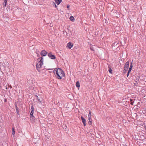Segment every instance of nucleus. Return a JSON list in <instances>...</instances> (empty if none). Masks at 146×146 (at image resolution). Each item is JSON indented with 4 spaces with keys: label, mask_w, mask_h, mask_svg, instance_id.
<instances>
[{
    "label": "nucleus",
    "mask_w": 146,
    "mask_h": 146,
    "mask_svg": "<svg viewBox=\"0 0 146 146\" xmlns=\"http://www.w3.org/2000/svg\"><path fill=\"white\" fill-rule=\"evenodd\" d=\"M91 115H88V119H90L91 118Z\"/></svg>",
    "instance_id": "23"
},
{
    "label": "nucleus",
    "mask_w": 146,
    "mask_h": 146,
    "mask_svg": "<svg viewBox=\"0 0 146 146\" xmlns=\"http://www.w3.org/2000/svg\"><path fill=\"white\" fill-rule=\"evenodd\" d=\"M39 68H36L37 70H38V72H40L39 70Z\"/></svg>",
    "instance_id": "26"
},
{
    "label": "nucleus",
    "mask_w": 146,
    "mask_h": 146,
    "mask_svg": "<svg viewBox=\"0 0 146 146\" xmlns=\"http://www.w3.org/2000/svg\"><path fill=\"white\" fill-rule=\"evenodd\" d=\"M5 102H6V99H5Z\"/></svg>",
    "instance_id": "33"
},
{
    "label": "nucleus",
    "mask_w": 146,
    "mask_h": 146,
    "mask_svg": "<svg viewBox=\"0 0 146 146\" xmlns=\"http://www.w3.org/2000/svg\"><path fill=\"white\" fill-rule=\"evenodd\" d=\"M133 67V65H132V61L130 63V65L129 67V68H131L132 69Z\"/></svg>",
    "instance_id": "19"
},
{
    "label": "nucleus",
    "mask_w": 146,
    "mask_h": 146,
    "mask_svg": "<svg viewBox=\"0 0 146 146\" xmlns=\"http://www.w3.org/2000/svg\"><path fill=\"white\" fill-rule=\"evenodd\" d=\"M54 1L57 5H59L62 1V0H54Z\"/></svg>",
    "instance_id": "8"
},
{
    "label": "nucleus",
    "mask_w": 146,
    "mask_h": 146,
    "mask_svg": "<svg viewBox=\"0 0 146 146\" xmlns=\"http://www.w3.org/2000/svg\"><path fill=\"white\" fill-rule=\"evenodd\" d=\"M31 111H34V107L33 106H31Z\"/></svg>",
    "instance_id": "20"
},
{
    "label": "nucleus",
    "mask_w": 146,
    "mask_h": 146,
    "mask_svg": "<svg viewBox=\"0 0 146 146\" xmlns=\"http://www.w3.org/2000/svg\"><path fill=\"white\" fill-rule=\"evenodd\" d=\"M70 5L68 4L67 5V8L68 9H69L70 7Z\"/></svg>",
    "instance_id": "24"
},
{
    "label": "nucleus",
    "mask_w": 146,
    "mask_h": 146,
    "mask_svg": "<svg viewBox=\"0 0 146 146\" xmlns=\"http://www.w3.org/2000/svg\"><path fill=\"white\" fill-rule=\"evenodd\" d=\"M15 108H16V111H17V114H19V109L18 108L17 105H15Z\"/></svg>",
    "instance_id": "9"
},
{
    "label": "nucleus",
    "mask_w": 146,
    "mask_h": 146,
    "mask_svg": "<svg viewBox=\"0 0 146 146\" xmlns=\"http://www.w3.org/2000/svg\"><path fill=\"white\" fill-rule=\"evenodd\" d=\"M55 4V7L56 8L57 7V6H56V4Z\"/></svg>",
    "instance_id": "32"
},
{
    "label": "nucleus",
    "mask_w": 146,
    "mask_h": 146,
    "mask_svg": "<svg viewBox=\"0 0 146 146\" xmlns=\"http://www.w3.org/2000/svg\"><path fill=\"white\" fill-rule=\"evenodd\" d=\"M81 119L82 120V122L83 123L84 125L85 126L86 125V121L85 119H84L82 117H81Z\"/></svg>",
    "instance_id": "6"
},
{
    "label": "nucleus",
    "mask_w": 146,
    "mask_h": 146,
    "mask_svg": "<svg viewBox=\"0 0 146 146\" xmlns=\"http://www.w3.org/2000/svg\"><path fill=\"white\" fill-rule=\"evenodd\" d=\"M131 71H130V70H128L127 73L129 74V73Z\"/></svg>",
    "instance_id": "28"
},
{
    "label": "nucleus",
    "mask_w": 146,
    "mask_h": 146,
    "mask_svg": "<svg viewBox=\"0 0 146 146\" xmlns=\"http://www.w3.org/2000/svg\"><path fill=\"white\" fill-rule=\"evenodd\" d=\"M130 104L131 105H133V103L134 102L132 99H130Z\"/></svg>",
    "instance_id": "16"
},
{
    "label": "nucleus",
    "mask_w": 146,
    "mask_h": 146,
    "mask_svg": "<svg viewBox=\"0 0 146 146\" xmlns=\"http://www.w3.org/2000/svg\"><path fill=\"white\" fill-rule=\"evenodd\" d=\"M88 123L90 125H91L92 124V121L90 120L88 122Z\"/></svg>",
    "instance_id": "21"
},
{
    "label": "nucleus",
    "mask_w": 146,
    "mask_h": 146,
    "mask_svg": "<svg viewBox=\"0 0 146 146\" xmlns=\"http://www.w3.org/2000/svg\"><path fill=\"white\" fill-rule=\"evenodd\" d=\"M47 52L45 50H42L40 54L42 56H45L47 54Z\"/></svg>",
    "instance_id": "5"
},
{
    "label": "nucleus",
    "mask_w": 146,
    "mask_h": 146,
    "mask_svg": "<svg viewBox=\"0 0 146 146\" xmlns=\"http://www.w3.org/2000/svg\"><path fill=\"white\" fill-rule=\"evenodd\" d=\"M53 72L55 75L56 77L59 79H60L63 77L65 76L64 71L59 68H55L53 70Z\"/></svg>",
    "instance_id": "1"
},
{
    "label": "nucleus",
    "mask_w": 146,
    "mask_h": 146,
    "mask_svg": "<svg viewBox=\"0 0 146 146\" xmlns=\"http://www.w3.org/2000/svg\"><path fill=\"white\" fill-rule=\"evenodd\" d=\"M36 98H37V100H38V102L39 103H40L41 104V101L40 100L39 98H38V96H37V95H36Z\"/></svg>",
    "instance_id": "14"
},
{
    "label": "nucleus",
    "mask_w": 146,
    "mask_h": 146,
    "mask_svg": "<svg viewBox=\"0 0 146 146\" xmlns=\"http://www.w3.org/2000/svg\"><path fill=\"white\" fill-rule=\"evenodd\" d=\"M145 130H146V126L145 127Z\"/></svg>",
    "instance_id": "31"
},
{
    "label": "nucleus",
    "mask_w": 146,
    "mask_h": 146,
    "mask_svg": "<svg viewBox=\"0 0 146 146\" xmlns=\"http://www.w3.org/2000/svg\"><path fill=\"white\" fill-rule=\"evenodd\" d=\"M90 48L91 50L93 51H94V50H95L93 47L92 46H90Z\"/></svg>",
    "instance_id": "17"
},
{
    "label": "nucleus",
    "mask_w": 146,
    "mask_h": 146,
    "mask_svg": "<svg viewBox=\"0 0 146 146\" xmlns=\"http://www.w3.org/2000/svg\"><path fill=\"white\" fill-rule=\"evenodd\" d=\"M34 111H31L30 113V115H33L34 113Z\"/></svg>",
    "instance_id": "22"
},
{
    "label": "nucleus",
    "mask_w": 146,
    "mask_h": 146,
    "mask_svg": "<svg viewBox=\"0 0 146 146\" xmlns=\"http://www.w3.org/2000/svg\"><path fill=\"white\" fill-rule=\"evenodd\" d=\"M129 62L127 61L126 62L124 65V70L125 71H126L128 69V68L129 67Z\"/></svg>",
    "instance_id": "3"
},
{
    "label": "nucleus",
    "mask_w": 146,
    "mask_h": 146,
    "mask_svg": "<svg viewBox=\"0 0 146 146\" xmlns=\"http://www.w3.org/2000/svg\"><path fill=\"white\" fill-rule=\"evenodd\" d=\"M12 134L14 136L15 134V129L14 127L12 128Z\"/></svg>",
    "instance_id": "15"
},
{
    "label": "nucleus",
    "mask_w": 146,
    "mask_h": 146,
    "mask_svg": "<svg viewBox=\"0 0 146 146\" xmlns=\"http://www.w3.org/2000/svg\"><path fill=\"white\" fill-rule=\"evenodd\" d=\"M131 70H132L131 68H129V70H130V71H131Z\"/></svg>",
    "instance_id": "30"
},
{
    "label": "nucleus",
    "mask_w": 146,
    "mask_h": 146,
    "mask_svg": "<svg viewBox=\"0 0 146 146\" xmlns=\"http://www.w3.org/2000/svg\"><path fill=\"white\" fill-rule=\"evenodd\" d=\"M69 19L72 21H73L74 20V18L73 16H71L69 18Z\"/></svg>",
    "instance_id": "12"
},
{
    "label": "nucleus",
    "mask_w": 146,
    "mask_h": 146,
    "mask_svg": "<svg viewBox=\"0 0 146 146\" xmlns=\"http://www.w3.org/2000/svg\"><path fill=\"white\" fill-rule=\"evenodd\" d=\"M109 72L110 73L112 74V70L111 68H110L109 70Z\"/></svg>",
    "instance_id": "18"
},
{
    "label": "nucleus",
    "mask_w": 146,
    "mask_h": 146,
    "mask_svg": "<svg viewBox=\"0 0 146 146\" xmlns=\"http://www.w3.org/2000/svg\"><path fill=\"white\" fill-rule=\"evenodd\" d=\"M51 69H48V70H51Z\"/></svg>",
    "instance_id": "34"
},
{
    "label": "nucleus",
    "mask_w": 146,
    "mask_h": 146,
    "mask_svg": "<svg viewBox=\"0 0 146 146\" xmlns=\"http://www.w3.org/2000/svg\"><path fill=\"white\" fill-rule=\"evenodd\" d=\"M4 1V3L3 4V6L4 7H5L7 5V0H5Z\"/></svg>",
    "instance_id": "11"
},
{
    "label": "nucleus",
    "mask_w": 146,
    "mask_h": 146,
    "mask_svg": "<svg viewBox=\"0 0 146 146\" xmlns=\"http://www.w3.org/2000/svg\"><path fill=\"white\" fill-rule=\"evenodd\" d=\"M30 118L31 120H33L35 119V117L33 115H30Z\"/></svg>",
    "instance_id": "10"
},
{
    "label": "nucleus",
    "mask_w": 146,
    "mask_h": 146,
    "mask_svg": "<svg viewBox=\"0 0 146 146\" xmlns=\"http://www.w3.org/2000/svg\"><path fill=\"white\" fill-rule=\"evenodd\" d=\"M38 61L36 65V68H40L43 64V58L41 57L40 58H39L38 59Z\"/></svg>",
    "instance_id": "2"
},
{
    "label": "nucleus",
    "mask_w": 146,
    "mask_h": 146,
    "mask_svg": "<svg viewBox=\"0 0 146 146\" xmlns=\"http://www.w3.org/2000/svg\"><path fill=\"white\" fill-rule=\"evenodd\" d=\"M88 115H91V113L90 111L89 112V114Z\"/></svg>",
    "instance_id": "25"
},
{
    "label": "nucleus",
    "mask_w": 146,
    "mask_h": 146,
    "mask_svg": "<svg viewBox=\"0 0 146 146\" xmlns=\"http://www.w3.org/2000/svg\"><path fill=\"white\" fill-rule=\"evenodd\" d=\"M73 45L72 43L70 42L67 44V46L69 49H71Z\"/></svg>",
    "instance_id": "7"
},
{
    "label": "nucleus",
    "mask_w": 146,
    "mask_h": 146,
    "mask_svg": "<svg viewBox=\"0 0 146 146\" xmlns=\"http://www.w3.org/2000/svg\"><path fill=\"white\" fill-rule=\"evenodd\" d=\"M129 74V73H127V77H128V76Z\"/></svg>",
    "instance_id": "27"
},
{
    "label": "nucleus",
    "mask_w": 146,
    "mask_h": 146,
    "mask_svg": "<svg viewBox=\"0 0 146 146\" xmlns=\"http://www.w3.org/2000/svg\"><path fill=\"white\" fill-rule=\"evenodd\" d=\"M139 80V79H136V80H135V81L137 82Z\"/></svg>",
    "instance_id": "29"
},
{
    "label": "nucleus",
    "mask_w": 146,
    "mask_h": 146,
    "mask_svg": "<svg viewBox=\"0 0 146 146\" xmlns=\"http://www.w3.org/2000/svg\"><path fill=\"white\" fill-rule=\"evenodd\" d=\"M76 87H79L80 86V84L79 82V81H77L76 82Z\"/></svg>",
    "instance_id": "13"
},
{
    "label": "nucleus",
    "mask_w": 146,
    "mask_h": 146,
    "mask_svg": "<svg viewBox=\"0 0 146 146\" xmlns=\"http://www.w3.org/2000/svg\"><path fill=\"white\" fill-rule=\"evenodd\" d=\"M49 57L51 59H54L56 58V57L54 55L52 54V53L50 52L48 54Z\"/></svg>",
    "instance_id": "4"
}]
</instances>
